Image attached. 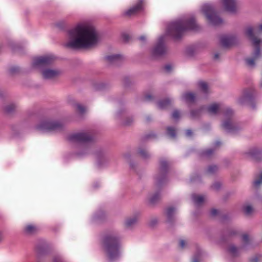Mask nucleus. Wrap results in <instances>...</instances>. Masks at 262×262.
<instances>
[{
    "mask_svg": "<svg viewBox=\"0 0 262 262\" xmlns=\"http://www.w3.org/2000/svg\"><path fill=\"white\" fill-rule=\"evenodd\" d=\"M172 117L174 119H178L180 117V113L178 110H175L172 114Z\"/></svg>",
    "mask_w": 262,
    "mask_h": 262,
    "instance_id": "nucleus-43",
    "label": "nucleus"
},
{
    "mask_svg": "<svg viewBox=\"0 0 262 262\" xmlns=\"http://www.w3.org/2000/svg\"><path fill=\"white\" fill-rule=\"evenodd\" d=\"M220 145V142H216L215 143V146H219Z\"/></svg>",
    "mask_w": 262,
    "mask_h": 262,
    "instance_id": "nucleus-59",
    "label": "nucleus"
},
{
    "mask_svg": "<svg viewBox=\"0 0 262 262\" xmlns=\"http://www.w3.org/2000/svg\"><path fill=\"white\" fill-rule=\"evenodd\" d=\"M237 41L236 37L233 35H225L221 38V43L224 47H228L234 45Z\"/></svg>",
    "mask_w": 262,
    "mask_h": 262,
    "instance_id": "nucleus-16",
    "label": "nucleus"
},
{
    "mask_svg": "<svg viewBox=\"0 0 262 262\" xmlns=\"http://www.w3.org/2000/svg\"><path fill=\"white\" fill-rule=\"evenodd\" d=\"M3 238V233L0 232V241H1Z\"/></svg>",
    "mask_w": 262,
    "mask_h": 262,
    "instance_id": "nucleus-56",
    "label": "nucleus"
},
{
    "mask_svg": "<svg viewBox=\"0 0 262 262\" xmlns=\"http://www.w3.org/2000/svg\"><path fill=\"white\" fill-rule=\"evenodd\" d=\"M259 31H262V23L258 26Z\"/></svg>",
    "mask_w": 262,
    "mask_h": 262,
    "instance_id": "nucleus-55",
    "label": "nucleus"
},
{
    "mask_svg": "<svg viewBox=\"0 0 262 262\" xmlns=\"http://www.w3.org/2000/svg\"><path fill=\"white\" fill-rule=\"evenodd\" d=\"M171 100L169 99H166L163 100H161L158 103V107L160 109H164L167 106L170 105Z\"/></svg>",
    "mask_w": 262,
    "mask_h": 262,
    "instance_id": "nucleus-29",
    "label": "nucleus"
},
{
    "mask_svg": "<svg viewBox=\"0 0 262 262\" xmlns=\"http://www.w3.org/2000/svg\"><path fill=\"white\" fill-rule=\"evenodd\" d=\"M202 259V253L201 251H198L193 256L192 262H200Z\"/></svg>",
    "mask_w": 262,
    "mask_h": 262,
    "instance_id": "nucleus-35",
    "label": "nucleus"
},
{
    "mask_svg": "<svg viewBox=\"0 0 262 262\" xmlns=\"http://www.w3.org/2000/svg\"><path fill=\"white\" fill-rule=\"evenodd\" d=\"M124 56L120 54H116V67L120 66L125 61Z\"/></svg>",
    "mask_w": 262,
    "mask_h": 262,
    "instance_id": "nucleus-31",
    "label": "nucleus"
},
{
    "mask_svg": "<svg viewBox=\"0 0 262 262\" xmlns=\"http://www.w3.org/2000/svg\"><path fill=\"white\" fill-rule=\"evenodd\" d=\"M218 213V211L216 209H212L210 211V214L212 216L216 215Z\"/></svg>",
    "mask_w": 262,
    "mask_h": 262,
    "instance_id": "nucleus-46",
    "label": "nucleus"
},
{
    "mask_svg": "<svg viewBox=\"0 0 262 262\" xmlns=\"http://www.w3.org/2000/svg\"><path fill=\"white\" fill-rule=\"evenodd\" d=\"M255 95V92L252 89H246L244 90L241 97L238 99V103L241 104H245L247 101L251 100Z\"/></svg>",
    "mask_w": 262,
    "mask_h": 262,
    "instance_id": "nucleus-14",
    "label": "nucleus"
},
{
    "mask_svg": "<svg viewBox=\"0 0 262 262\" xmlns=\"http://www.w3.org/2000/svg\"><path fill=\"white\" fill-rule=\"evenodd\" d=\"M53 60V58L51 55L35 57L33 60L32 66L34 68L41 69L51 64Z\"/></svg>",
    "mask_w": 262,
    "mask_h": 262,
    "instance_id": "nucleus-10",
    "label": "nucleus"
},
{
    "mask_svg": "<svg viewBox=\"0 0 262 262\" xmlns=\"http://www.w3.org/2000/svg\"><path fill=\"white\" fill-rule=\"evenodd\" d=\"M233 114V112L230 109H227L226 110V112L225 113V116L227 117H230Z\"/></svg>",
    "mask_w": 262,
    "mask_h": 262,
    "instance_id": "nucleus-44",
    "label": "nucleus"
},
{
    "mask_svg": "<svg viewBox=\"0 0 262 262\" xmlns=\"http://www.w3.org/2000/svg\"><path fill=\"white\" fill-rule=\"evenodd\" d=\"M147 119V121H149V120H150V119H149V117L147 118V119Z\"/></svg>",
    "mask_w": 262,
    "mask_h": 262,
    "instance_id": "nucleus-62",
    "label": "nucleus"
},
{
    "mask_svg": "<svg viewBox=\"0 0 262 262\" xmlns=\"http://www.w3.org/2000/svg\"><path fill=\"white\" fill-rule=\"evenodd\" d=\"M142 8L143 1L142 0H140L136 5L130 7L129 9L126 10L124 13V15L127 17L134 16L140 11Z\"/></svg>",
    "mask_w": 262,
    "mask_h": 262,
    "instance_id": "nucleus-15",
    "label": "nucleus"
},
{
    "mask_svg": "<svg viewBox=\"0 0 262 262\" xmlns=\"http://www.w3.org/2000/svg\"><path fill=\"white\" fill-rule=\"evenodd\" d=\"M222 186V183L220 182H214L211 186V188L214 191H218L220 189Z\"/></svg>",
    "mask_w": 262,
    "mask_h": 262,
    "instance_id": "nucleus-40",
    "label": "nucleus"
},
{
    "mask_svg": "<svg viewBox=\"0 0 262 262\" xmlns=\"http://www.w3.org/2000/svg\"><path fill=\"white\" fill-rule=\"evenodd\" d=\"M245 33L255 48L253 57L245 59L247 66L250 68H253L255 65V60L259 57L260 54L259 45L262 42V40L254 36L253 29L251 27H248L246 29Z\"/></svg>",
    "mask_w": 262,
    "mask_h": 262,
    "instance_id": "nucleus-3",
    "label": "nucleus"
},
{
    "mask_svg": "<svg viewBox=\"0 0 262 262\" xmlns=\"http://www.w3.org/2000/svg\"><path fill=\"white\" fill-rule=\"evenodd\" d=\"M129 165H130V167H132L133 168L134 167V165L133 164L132 162H129Z\"/></svg>",
    "mask_w": 262,
    "mask_h": 262,
    "instance_id": "nucleus-58",
    "label": "nucleus"
},
{
    "mask_svg": "<svg viewBox=\"0 0 262 262\" xmlns=\"http://www.w3.org/2000/svg\"><path fill=\"white\" fill-rule=\"evenodd\" d=\"M116 259L119 258L122 253V248L120 239L116 237Z\"/></svg>",
    "mask_w": 262,
    "mask_h": 262,
    "instance_id": "nucleus-25",
    "label": "nucleus"
},
{
    "mask_svg": "<svg viewBox=\"0 0 262 262\" xmlns=\"http://www.w3.org/2000/svg\"><path fill=\"white\" fill-rule=\"evenodd\" d=\"M76 107L77 111L80 114L83 113L86 110L85 107L79 104H76Z\"/></svg>",
    "mask_w": 262,
    "mask_h": 262,
    "instance_id": "nucleus-42",
    "label": "nucleus"
},
{
    "mask_svg": "<svg viewBox=\"0 0 262 262\" xmlns=\"http://www.w3.org/2000/svg\"><path fill=\"white\" fill-rule=\"evenodd\" d=\"M191 181L192 182H194V181H195V180H194V179H193V178H192V179H191Z\"/></svg>",
    "mask_w": 262,
    "mask_h": 262,
    "instance_id": "nucleus-60",
    "label": "nucleus"
},
{
    "mask_svg": "<svg viewBox=\"0 0 262 262\" xmlns=\"http://www.w3.org/2000/svg\"><path fill=\"white\" fill-rule=\"evenodd\" d=\"M222 109V105L220 103H214L205 107L207 113L211 116L217 115Z\"/></svg>",
    "mask_w": 262,
    "mask_h": 262,
    "instance_id": "nucleus-17",
    "label": "nucleus"
},
{
    "mask_svg": "<svg viewBox=\"0 0 262 262\" xmlns=\"http://www.w3.org/2000/svg\"><path fill=\"white\" fill-rule=\"evenodd\" d=\"M219 56H220V54L218 53H216L214 55V58L215 59H217L219 58Z\"/></svg>",
    "mask_w": 262,
    "mask_h": 262,
    "instance_id": "nucleus-53",
    "label": "nucleus"
},
{
    "mask_svg": "<svg viewBox=\"0 0 262 262\" xmlns=\"http://www.w3.org/2000/svg\"><path fill=\"white\" fill-rule=\"evenodd\" d=\"M205 110V106H202L199 108L193 110L190 112V115L192 118L196 119L201 116L204 111Z\"/></svg>",
    "mask_w": 262,
    "mask_h": 262,
    "instance_id": "nucleus-24",
    "label": "nucleus"
},
{
    "mask_svg": "<svg viewBox=\"0 0 262 262\" xmlns=\"http://www.w3.org/2000/svg\"><path fill=\"white\" fill-rule=\"evenodd\" d=\"M60 74L57 69H46L42 71L43 77L45 79H52L56 77Z\"/></svg>",
    "mask_w": 262,
    "mask_h": 262,
    "instance_id": "nucleus-18",
    "label": "nucleus"
},
{
    "mask_svg": "<svg viewBox=\"0 0 262 262\" xmlns=\"http://www.w3.org/2000/svg\"><path fill=\"white\" fill-rule=\"evenodd\" d=\"M137 153V155L143 160H146L150 158V154L144 147H139Z\"/></svg>",
    "mask_w": 262,
    "mask_h": 262,
    "instance_id": "nucleus-21",
    "label": "nucleus"
},
{
    "mask_svg": "<svg viewBox=\"0 0 262 262\" xmlns=\"http://www.w3.org/2000/svg\"><path fill=\"white\" fill-rule=\"evenodd\" d=\"M199 88L201 91L205 94H207L209 93V89L207 83L204 81H200L198 83Z\"/></svg>",
    "mask_w": 262,
    "mask_h": 262,
    "instance_id": "nucleus-27",
    "label": "nucleus"
},
{
    "mask_svg": "<svg viewBox=\"0 0 262 262\" xmlns=\"http://www.w3.org/2000/svg\"><path fill=\"white\" fill-rule=\"evenodd\" d=\"M37 230L36 227L32 225H28L25 228V231L27 234H32Z\"/></svg>",
    "mask_w": 262,
    "mask_h": 262,
    "instance_id": "nucleus-32",
    "label": "nucleus"
},
{
    "mask_svg": "<svg viewBox=\"0 0 262 262\" xmlns=\"http://www.w3.org/2000/svg\"><path fill=\"white\" fill-rule=\"evenodd\" d=\"M202 12L206 16L209 23L217 26L223 23L222 19L215 13L214 8L209 4H205L202 7Z\"/></svg>",
    "mask_w": 262,
    "mask_h": 262,
    "instance_id": "nucleus-5",
    "label": "nucleus"
},
{
    "mask_svg": "<svg viewBox=\"0 0 262 262\" xmlns=\"http://www.w3.org/2000/svg\"><path fill=\"white\" fill-rule=\"evenodd\" d=\"M100 36L96 28L88 23H80L69 30L65 46L74 49H89L96 46Z\"/></svg>",
    "mask_w": 262,
    "mask_h": 262,
    "instance_id": "nucleus-1",
    "label": "nucleus"
},
{
    "mask_svg": "<svg viewBox=\"0 0 262 262\" xmlns=\"http://www.w3.org/2000/svg\"><path fill=\"white\" fill-rule=\"evenodd\" d=\"M186 135L188 137H190L192 136V132L191 131V130L190 129H187L186 131Z\"/></svg>",
    "mask_w": 262,
    "mask_h": 262,
    "instance_id": "nucleus-50",
    "label": "nucleus"
},
{
    "mask_svg": "<svg viewBox=\"0 0 262 262\" xmlns=\"http://www.w3.org/2000/svg\"><path fill=\"white\" fill-rule=\"evenodd\" d=\"M54 262H62L61 258L59 257H56L54 258Z\"/></svg>",
    "mask_w": 262,
    "mask_h": 262,
    "instance_id": "nucleus-52",
    "label": "nucleus"
},
{
    "mask_svg": "<svg viewBox=\"0 0 262 262\" xmlns=\"http://www.w3.org/2000/svg\"><path fill=\"white\" fill-rule=\"evenodd\" d=\"M199 26L193 17L183 18L170 23L167 27V34L174 39L180 38L187 30H197Z\"/></svg>",
    "mask_w": 262,
    "mask_h": 262,
    "instance_id": "nucleus-2",
    "label": "nucleus"
},
{
    "mask_svg": "<svg viewBox=\"0 0 262 262\" xmlns=\"http://www.w3.org/2000/svg\"><path fill=\"white\" fill-rule=\"evenodd\" d=\"M167 50L163 42V37L159 38L157 45L152 50V54L154 56H160L166 53Z\"/></svg>",
    "mask_w": 262,
    "mask_h": 262,
    "instance_id": "nucleus-12",
    "label": "nucleus"
},
{
    "mask_svg": "<svg viewBox=\"0 0 262 262\" xmlns=\"http://www.w3.org/2000/svg\"><path fill=\"white\" fill-rule=\"evenodd\" d=\"M167 134L171 138H174L176 137V130L175 129L171 127H168L167 128Z\"/></svg>",
    "mask_w": 262,
    "mask_h": 262,
    "instance_id": "nucleus-39",
    "label": "nucleus"
},
{
    "mask_svg": "<svg viewBox=\"0 0 262 262\" xmlns=\"http://www.w3.org/2000/svg\"><path fill=\"white\" fill-rule=\"evenodd\" d=\"M247 158H250L256 161L262 160V151L257 148H252L245 152Z\"/></svg>",
    "mask_w": 262,
    "mask_h": 262,
    "instance_id": "nucleus-13",
    "label": "nucleus"
},
{
    "mask_svg": "<svg viewBox=\"0 0 262 262\" xmlns=\"http://www.w3.org/2000/svg\"><path fill=\"white\" fill-rule=\"evenodd\" d=\"M195 97V95L191 92L185 93L182 96V98L183 100L187 102L191 103L194 101Z\"/></svg>",
    "mask_w": 262,
    "mask_h": 262,
    "instance_id": "nucleus-23",
    "label": "nucleus"
},
{
    "mask_svg": "<svg viewBox=\"0 0 262 262\" xmlns=\"http://www.w3.org/2000/svg\"><path fill=\"white\" fill-rule=\"evenodd\" d=\"M243 211L246 215H250L253 212L254 209L250 204H246L243 207Z\"/></svg>",
    "mask_w": 262,
    "mask_h": 262,
    "instance_id": "nucleus-30",
    "label": "nucleus"
},
{
    "mask_svg": "<svg viewBox=\"0 0 262 262\" xmlns=\"http://www.w3.org/2000/svg\"><path fill=\"white\" fill-rule=\"evenodd\" d=\"M106 59L108 61H113L114 59H115V55H111V56H107L106 57Z\"/></svg>",
    "mask_w": 262,
    "mask_h": 262,
    "instance_id": "nucleus-47",
    "label": "nucleus"
},
{
    "mask_svg": "<svg viewBox=\"0 0 262 262\" xmlns=\"http://www.w3.org/2000/svg\"><path fill=\"white\" fill-rule=\"evenodd\" d=\"M68 140L71 143L78 144L80 146H84L92 140V137L86 132H79L70 134Z\"/></svg>",
    "mask_w": 262,
    "mask_h": 262,
    "instance_id": "nucleus-6",
    "label": "nucleus"
},
{
    "mask_svg": "<svg viewBox=\"0 0 262 262\" xmlns=\"http://www.w3.org/2000/svg\"><path fill=\"white\" fill-rule=\"evenodd\" d=\"M170 166V163L163 158L160 160L159 171L155 178V185L159 187L167 181L166 174Z\"/></svg>",
    "mask_w": 262,
    "mask_h": 262,
    "instance_id": "nucleus-4",
    "label": "nucleus"
},
{
    "mask_svg": "<svg viewBox=\"0 0 262 262\" xmlns=\"http://www.w3.org/2000/svg\"><path fill=\"white\" fill-rule=\"evenodd\" d=\"M121 39L123 42L126 43L130 39V36L127 33H123L121 34Z\"/></svg>",
    "mask_w": 262,
    "mask_h": 262,
    "instance_id": "nucleus-38",
    "label": "nucleus"
},
{
    "mask_svg": "<svg viewBox=\"0 0 262 262\" xmlns=\"http://www.w3.org/2000/svg\"><path fill=\"white\" fill-rule=\"evenodd\" d=\"M222 126L226 132L231 134L236 133L242 129L240 124L233 122L231 118L224 120L222 123Z\"/></svg>",
    "mask_w": 262,
    "mask_h": 262,
    "instance_id": "nucleus-11",
    "label": "nucleus"
},
{
    "mask_svg": "<svg viewBox=\"0 0 262 262\" xmlns=\"http://www.w3.org/2000/svg\"><path fill=\"white\" fill-rule=\"evenodd\" d=\"M161 195L159 192H156L150 195L148 197V201L150 203L154 204L157 202L160 199Z\"/></svg>",
    "mask_w": 262,
    "mask_h": 262,
    "instance_id": "nucleus-26",
    "label": "nucleus"
},
{
    "mask_svg": "<svg viewBox=\"0 0 262 262\" xmlns=\"http://www.w3.org/2000/svg\"><path fill=\"white\" fill-rule=\"evenodd\" d=\"M176 209L172 207H168L165 211L167 222H172L174 218Z\"/></svg>",
    "mask_w": 262,
    "mask_h": 262,
    "instance_id": "nucleus-22",
    "label": "nucleus"
},
{
    "mask_svg": "<svg viewBox=\"0 0 262 262\" xmlns=\"http://www.w3.org/2000/svg\"><path fill=\"white\" fill-rule=\"evenodd\" d=\"M192 199L196 205H201L204 201V197L203 196L195 194L192 195Z\"/></svg>",
    "mask_w": 262,
    "mask_h": 262,
    "instance_id": "nucleus-28",
    "label": "nucleus"
},
{
    "mask_svg": "<svg viewBox=\"0 0 262 262\" xmlns=\"http://www.w3.org/2000/svg\"><path fill=\"white\" fill-rule=\"evenodd\" d=\"M261 256H259L258 257H255L251 259V262H258L261 259Z\"/></svg>",
    "mask_w": 262,
    "mask_h": 262,
    "instance_id": "nucleus-48",
    "label": "nucleus"
},
{
    "mask_svg": "<svg viewBox=\"0 0 262 262\" xmlns=\"http://www.w3.org/2000/svg\"><path fill=\"white\" fill-rule=\"evenodd\" d=\"M140 39L141 40L144 41V40H145V37L144 36H141V37H140Z\"/></svg>",
    "mask_w": 262,
    "mask_h": 262,
    "instance_id": "nucleus-57",
    "label": "nucleus"
},
{
    "mask_svg": "<svg viewBox=\"0 0 262 262\" xmlns=\"http://www.w3.org/2000/svg\"><path fill=\"white\" fill-rule=\"evenodd\" d=\"M165 69L166 71L169 72L171 69V66L170 65H166L165 67Z\"/></svg>",
    "mask_w": 262,
    "mask_h": 262,
    "instance_id": "nucleus-51",
    "label": "nucleus"
},
{
    "mask_svg": "<svg viewBox=\"0 0 262 262\" xmlns=\"http://www.w3.org/2000/svg\"><path fill=\"white\" fill-rule=\"evenodd\" d=\"M241 249V248L237 247L235 245L231 244L228 246L227 252L229 256L235 257L239 255Z\"/></svg>",
    "mask_w": 262,
    "mask_h": 262,
    "instance_id": "nucleus-20",
    "label": "nucleus"
},
{
    "mask_svg": "<svg viewBox=\"0 0 262 262\" xmlns=\"http://www.w3.org/2000/svg\"><path fill=\"white\" fill-rule=\"evenodd\" d=\"M242 240L244 243V245L246 246L249 243L250 238L247 234H244L242 236Z\"/></svg>",
    "mask_w": 262,
    "mask_h": 262,
    "instance_id": "nucleus-41",
    "label": "nucleus"
},
{
    "mask_svg": "<svg viewBox=\"0 0 262 262\" xmlns=\"http://www.w3.org/2000/svg\"><path fill=\"white\" fill-rule=\"evenodd\" d=\"M222 3L225 9L229 12H234L236 10V0H221Z\"/></svg>",
    "mask_w": 262,
    "mask_h": 262,
    "instance_id": "nucleus-19",
    "label": "nucleus"
},
{
    "mask_svg": "<svg viewBox=\"0 0 262 262\" xmlns=\"http://www.w3.org/2000/svg\"><path fill=\"white\" fill-rule=\"evenodd\" d=\"M141 213L137 211L127 216L124 221V226L126 229H133L138 224Z\"/></svg>",
    "mask_w": 262,
    "mask_h": 262,
    "instance_id": "nucleus-9",
    "label": "nucleus"
},
{
    "mask_svg": "<svg viewBox=\"0 0 262 262\" xmlns=\"http://www.w3.org/2000/svg\"><path fill=\"white\" fill-rule=\"evenodd\" d=\"M186 242L184 240H181L180 241V246L181 248L183 249L186 245Z\"/></svg>",
    "mask_w": 262,
    "mask_h": 262,
    "instance_id": "nucleus-45",
    "label": "nucleus"
},
{
    "mask_svg": "<svg viewBox=\"0 0 262 262\" xmlns=\"http://www.w3.org/2000/svg\"><path fill=\"white\" fill-rule=\"evenodd\" d=\"M103 247L110 261L115 257V237L114 234H106L103 238Z\"/></svg>",
    "mask_w": 262,
    "mask_h": 262,
    "instance_id": "nucleus-7",
    "label": "nucleus"
},
{
    "mask_svg": "<svg viewBox=\"0 0 262 262\" xmlns=\"http://www.w3.org/2000/svg\"><path fill=\"white\" fill-rule=\"evenodd\" d=\"M262 184V173L257 176L253 182V185L255 187H258Z\"/></svg>",
    "mask_w": 262,
    "mask_h": 262,
    "instance_id": "nucleus-34",
    "label": "nucleus"
},
{
    "mask_svg": "<svg viewBox=\"0 0 262 262\" xmlns=\"http://www.w3.org/2000/svg\"><path fill=\"white\" fill-rule=\"evenodd\" d=\"M12 108H9V106H8L6 108V111L8 112H10L12 111Z\"/></svg>",
    "mask_w": 262,
    "mask_h": 262,
    "instance_id": "nucleus-54",
    "label": "nucleus"
},
{
    "mask_svg": "<svg viewBox=\"0 0 262 262\" xmlns=\"http://www.w3.org/2000/svg\"><path fill=\"white\" fill-rule=\"evenodd\" d=\"M219 168L216 165H210L206 169V172L208 174H212L218 171Z\"/></svg>",
    "mask_w": 262,
    "mask_h": 262,
    "instance_id": "nucleus-33",
    "label": "nucleus"
},
{
    "mask_svg": "<svg viewBox=\"0 0 262 262\" xmlns=\"http://www.w3.org/2000/svg\"><path fill=\"white\" fill-rule=\"evenodd\" d=\"M133 122L134 119L133 117H127L125 120L122 122V124L124 126H129L133 123Z\"/></svg>",
    "mask_w": 262,
    "mask_h": 262,
    "instance_id": "nucleus-37",
    "label": "nucleus"
},
{
    "mask_svg": "<svg viewBox=\"0 0 262 262\" xmlns=\"http://www.w3.org/2000/svg\"><path fill=\"white\" fill-rule=\"evenodd\" d=\"M154 98V96L151 94H147L145 96V99L147 100H151Z\"/></svg>",
    "mask_w": 262,
    "mask_h": 262,
    "instance_id": "nucleus-49",
    "label": "nucleus"
},
{
    "mask_svg": "<svg viewBox=\"0 0 262 262\" xmlns=\"http://www.w3.org/2000/svg\"><path fill=\"white\" fill-rule=\"evenodd\" d=\"M214 150L212 149H208L202 152V156L206 158H209L213 155Z\"/></svg>",
    "mask_w": 262,
    "mask_h": 262,
    "instance_id": "nucleus-36",
    "label": "nucleus"
},
{
    "mask_svg": "<svg viewBox=\"0 0 262 262\" xmlns=\"http://www.w3.org/2000/svg\"><path fill=\"white\" fill-rule=\"evenodd\" d=\"M260 86L261 88H262V81H261V82L260 83Z\"/></svg>",
    "mask_w": 262,
    "mask_h": 262,
    "instance_id": "nucleus-61",
    "label": "nucleus"
},
{
    "mask_svg": "<svg viewBox=\"0 0 262 262\" xmlns=\"http://www.w3.org/2000/svg\"><path fill=\"white\" fill-rule=\"evenodd\" d=\"M62 124L58 122L45 120L37 125V128L42 132H54L61 129Z\"/></svg>",
    "mask_w": 262,
    "mask_h": 262,
    "instance_id": "nucleus-8",
    "label": "nucleus"
}]
</instances>
